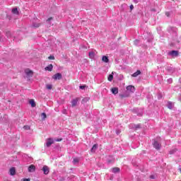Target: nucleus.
Instances as JSON below:
<instances>
[{
  "mask_svg": "<svg viewBox=\"0 0 181 181\" xmlns=\"http://www.w3.org/2000/svg\"><path fill=\"white\" fill-rule=\"evenodd\" d=\"M49 60H54V56L53 55H50L49 57H48Z\"/></svg>",
  "mask_w": 181,
  "mask_h": 181,
  "instance_id": "obj_34",
  "label": "nucleus"
},
{
  "mask_svg": "<svg viewBox=\"0 0 181 181\" xmlns=\"http://www.w3.org/2000/svg\"><path fill=\"white\" fill-rule=\"evenodd\" d=\"M79 88H80L81 90H85V88H86V85L80 86H79Z\"/></svg>",
  "mask_w": 181,
  "mask_h": 181,
  "instance_id": "obj_36",
  "label": "nucleus"
},
{
  "mask_svg": "<svg viewBox=\"0 0 181 181\" xmlns=\"http://www.w3.org/2000/svg\"><path fill=\"white\" fill-rule=\"evenodd\" d=\"M52 78L54 80H62L63 78V75L61 73H57L53 76Z\"/></svg>",
  "mask_w": 181,
  "mask_h": 181,
  "instance_id": "obj_5",
  "label": "nucleus"
},
{
  "mask_svg": "<svg viewBox=\"0 0 181 181\" xmlns=\"http://www.w3.org/2000/svg\"><path fill=\"white\" fill-rule=\"evenodd\" d=\"M62 112L63 114H66V110H64Z\"/></svg>",
  "mask_w": 181,
  "mask_h": 181,
  "instance_id": "obj_48",
  "label": "nucleus"
},
{
  "mask_svg": "<svg viewBox=\"0 0 181 181\" xmlns=\"http://www.w3.org/2000/svg\"><path fill=\"white\" fill-rule=\"evenodd\" d=\"M110 91L112 94H114L115 95H117L118 94V88L114 87L110 89Z\"/></svg>",
  "mask_w": 181,
  "mask_h": 181,
  "instance_id": "obj_9",
  "label": "nucleus"
},
{
  "mask_svg": "<svg viewBox=\"0 0 181 181\" xmlns=\"http://www.w3.org/2000/svg\"><path fill=\"white\" fill-rule=\"evenodd\" d=\"M52 144H54V140L52 138H49L46 141L45 146H47V148H49L52 145Z\"/></svg>",
  "mask_w": 181,
  "mask_h": 181,
  "instance_id": "obj_2",
  "label": "nucleus"
},
{
  "mask_svg": "<svg viewBox=\"0 0 181 181\" xmlns=\"http://www.w3.org/2000/svg\"><path fill=\"white\" fill-rule=\"evenodd\" d=\"M79 160H80L78 158H74L73 162H74V165H76V163H78Z\"/></svg>",
  "mask_w": 181,
  "mask_h": 181,
  "instance_id": "obj_31",
  "label": "nucleus"
},
{
  "mask_svg": "<svg viewBox=\"0 0 181 181\" xmlns=\"http://www.w3.org/2000/svg\"><path fill=\"white\" fill-rule=\"evenodd\" d=\"M173 107H174L173 103H172L170 101H168V103H167V107L169 110H173Z\"/></svg>",
  "mask_w": 181,
  "mask_h": 181,
  "instance_id": "obj_11",
  "label": "nucleus"
},
{
  "mask_svg": "<svg viewBox=\"0 0 181 181\" xmlns=\"http://www.w3.org/2000/svg\"><path fill=\"white\" fill-rule=\"evenodd\" d=\"M29 103L33 108L36 107V102H35V100L31 99L30 100Z\"/></svg>",
  "mask_w": 181,
  "mask_h": 181,
  "instance_id": "obj_20",
  "label": "nucleus"
},
{
  "mask_svg": "<svg viewBox=\"0 0 181 181\" xmlns=\"http://www.w3.org/2000/svg\"><path fill=\"white\" fill-rule=\"evenodd\" d=\"M83 101H88V98H84Z\"/></svg>",
  "mask_w": 181,
  "mask_h": 181,
  "instance_id": "obj_44",
  "label": "nucleus"
},
{
  "mask_svg": "<svg viewBox=\"0 0 181 181\" xmlns=\"http://www.w3.org/2000/svg\"><path fill=\"white\" fill-rule=\"evenodd\" d=\"M141 71H139V70H137L136 72H134L132 75V77H138V76H139V74H141Z\"/></svg>",
  "mask_w": 181,
  "mask_h": 181,
  "instance_id": "obj_21",
  "label": "nucleus"
},
{
  "mask_svg": "<svg viewBox=\"0 0 181 181\" xmlns=\"http://www.w3.org/2000/svg\"><path fill=\"white\" fill-rule=\"evenodd\" d=\"M6 37H8V39L12 37V33H11V31H6Z\"/></svg>",
  "mask_w": 181,
  "mask_h": 181,
  "instance_id": "obj_25",
  "label": "nucleus"
},
{
  "mask_svg": "<svg viewBox=\"0 0 181 181\" xmlns=\"http://www.w3.org/2000/svg\"><path fill=\"white\" fill-rule=\"evenodd\" d=\"M165 15L168 18H169V16H170V12L168 11L165 13Z\"/></svg>",
  "mask_w": 181,
  "mask_h": 181,
  "instance_id": "obj_39",
  "label": "nucleus"
},
{
  "mask_svg": "<svg viewBox=\"0 0 181 181\" xmlns=\"http://www.w3.org/2000/svg\"><path fill=\"white\" fill-rule=\"evenodd\" d=\"M41 117H42V121H45V119H46L47 115H46V113L42 112V113L41 114Z\"/></svg>",
  "mask_w": 181,
  "mask_h": 181,
  "instance_id": "obj_26",
  "label": "nucleus"
},
{
  "mask_svg": "<svg viewBox=\"0 0 181 181\" xmlns=\"http://www.w3.org/2000/svg\"><path fill=\"white\" fill-rule=\"evenodd\" d=\"M148 42H151V40H148Z\"/></svg>",
  "mask_w": 181,
  "mask_h": 181,
  "instance_id": "obj_49",
  "label": "nucleus"
},
{
  "mask_svg": "<svg viewBox=\"0 0 181 181\" xmlns=\"http://www.w3.org/2000/svg\"><path fill=\"white\" fill-rule=\"evenodd\" d=\"M132 128H133V129H140V128H142V126L141 125V124H132Z\"/></svg>",
  "mask_w": 181,
  "mask_h": 181,
  "instance_id": "obj_12",
  "label": "nucleus"
},
{
  "mask_svg": "<svg viewBox=\"0 0 181 181\" xmlns=\"http://www.w3.org/2000/svg\"><path fill=\"white\" fill-rule=\"evenodd\" d=\"M35 169H36V167H35V165H31L28 167V172L33 173L35 172Z\"/></svg>",
  "mask_w": 181,
  "mask_h": 181,
  "instance_id": "obj_14",
  "label": "nucleus"
},
{
  "mask_svg": "<svg viewBox=\"0 0 181 181\" xmlns=\"http://www.w3.org/2000/svg\"><path fill=\"white\" fill-rule=\"evenodd\" d=\"M173 81V80L172 79V78H170L168 79V83H169V84H172Z\"/></svg>",
  "mask_w": 181,
  "mask_h": 181,
  "instance_id": "obj_35",
  "label": "nucleus"
},
{
  "mask_svg": "<svg viewBox=\"0 0 181 181\" xmlns=\"http://www.w3.org/2000/svg\"><path fill=\"white\" fill-rule=\"evenodd\" d=\"M9 173L11 176H15V175H16V170H15V168H11L9 170Z\"/></svg>",
  "mask_w": 181,
  "mask_h": 181,
  "instance_id": "obj_10",
  "label": "nucleus"
},
{
  "mask_svg": "<svg viewBox=\"0 0 181 181\" xmlns=\"http://www.w3.org/2000/svg\"><path fill=\"white\" fill-rule=\"evenodd\" d=\"M151 179H155V177H153V175H151Z\"/></svg>",
  "mask_w": 181,
  "mask_h": 181,
  "instance_id": "obj_47",
  "label": "nucleus"
},
{
  "mask_svg": "<svg viewBox=\"0 0 181 181\" xmlns=\"http://www.w3.org/2000/svg\"><path fill=\"white\" fill-rule=\"evenodd\" d=\"M22 181H30V178H24Z\"/></svg>",
  "mask_w": 181,
  "mask_h": 181,
  "instance_id": "obj_40",
  "label": "nucleus"
},
{
  "mask_svg": "<svg viewBox=\"0 0 181 181\" xmlns=\"http://www.w3.org/2000/svg\"><path fill=\"white\" fill-rule=\"evenodd\" d=\"M42 170L44 172V175H49V168L47 166L45 165L42 168Z\"/></svg>",
  "mask_w": 181,
  "mask_h": 181,
  "instance_id": "obj_15",
  "label": "nucleus"
},
{
  "mask_svg": "<svg viewBox=\"0 0 181 181\" xmlns=\"http://www.w3.org/2000/svg\"><path fill=\"white\" fill-rule=\"evenodd\" d=\"M129 8H130V11H132L134 9V5L132 4L130 5Z\"/></svg>",
  "mask_w": 181,
  "mask_h": 181,
  "instance_id": "obj_42",
  "label": "nucleus"
},
{
  "mask_svg": "<svg viewBox=\"0 0 181 181\" xmlns=\"http://www.w3.org/2000/svg\"><path fill=\"white\" fill-rule=\"evenodd\" d=\"M52 21H53V17H49L47 21V23H49L50 24V22H52Z\"/></svg>",
  "mask_w": 181,
  "mask_h": 181,
  "instance_id": "obj_30",
  "label": "nucleus"
},
{
  "mask_svg": "<svg viewBox=\"0 0 181 181\" xmlns=\"http://www.w3.org/2000/svg\"><path fill=\"white\" fill-rule=\"evenodd\" d=\"M127 91H130V93H134L135 92V87L134 86H129L127 87Z\"/></svg>",
  "mask_w": 181,
  "mask_h": 181,
  "instance_id": "obj_8",
  "label": "nucleus"
},
{
  "mask_svg": "<svg viewBox=\"0 0 181 181\" xmlns=\"http://www.w3.org/2000/svg\"><path fill=\"white\" fill-rule=\"evenodd\" d=\"M54 141H56V142H60V141H62V138L55 139Z\"/></svg>",
  "mask_w": 181,
  "mask_h": 181,
  "instance_id": "obj_38",
  "label": "nucleus"
},
{
  "mask_svg": "<svg viewBox=\"0 0 181 181\" xmlns=\"http://www.w3.org/2000/svg\"><path fill=\"white\" fill-rule=\"evenodd\" d=\"M9 19H11V17H9Z\"/></svg>",
  "mask_w": 181,
  "mask_h": 181,
  "instance_id": "obj_52",
  "label": "nucleus"
},
{
  "mask_svg": "<svg viewBox=\"0 0 181 181\" xmlns=\"http://www.w3.org/2000/svg\"><path fill=\"white\" fill-rule=\"evenodd\" d=\"M114 72H112L111 74H110L107 77V80L108 81H112L113 78H114Z\"/></svg>",
  "mask_w": 181,
  "mask_h": 181,
  "instance_id": "obj_23",
  "label": "nucleus"
},
{
  "mask_svg": "<svg viewBox=\"0 0 181 181\" xmlns=\"http://www.w3.org/2000/svg\"><path fill=\"white\" fill-rule=\"evenodd\" d=\"M177 43H179V40H177Z\"/></svg>",
  "mask_w": 181,
  "mask_h": 181,
  "instance_id": "obj_50",
  "label": "nucleus"
},
{
  "mask_svg": "<svg viewBox=\"0 0 181 181\" xmlns=\"http://www.w3.org/2000/svg\"><path fill=\"white\" fill-rule=\"evenodd\" d=\"M47 71H52L53 70V64H49L45 68Z\"/></svg>",
  "mask_w": 181,
  "mask_h": 181,
  "instance_id": "obj_16",
  "label": "nucleus"
},
{
  "mask_svg": "<svg viewBox=\"0 0 181 181\" xmlns=\"http://www.w3.org/2000/svg\"><path fill=\"white\" fill-rule=\"evenodd\" d=\"M153 146L157 151H159V149H160V148H162V145H160V143H159V140H154V141L153 143Z\"/></svg>",
  "mask_w": 181,
  "mask_h": 181,
  "instance_id": "obj_1",
  "label": "nucleus"
},
{
  "mask_svg": "<svg viewBox=\"0 0 181 181\" xmlns=\"http://www.w3.org/2000/svg\"><path fill=\"white\" fill-rule=\"evenodd\" d=\"M134 45H135L136 46H138V45H139V40H135L134 41Z\"/></svg>",
  "mask_w": 181,
  "mask_h": 181,
  "instance_id": "obj_33",
  "label": "nucleus"
},
{
  "mask_svg": "<svg viewBox=\"0 0 181 181\" xmlns=\"http://www.w3.org/2000/svg\"><path fill=\"white\" fill-rule=\"evenodd\" d=\"M102 61H103L104 63H109L110 59H108V57H107V56H105V55H103V57H102Z\"/></svg>",
  "mask_w": 181,
  "mask_h": 181,
  "instance_id": "obj_19",
  "label": "nucleus"
},
{
  "mask_svg": "<svg viewBox=\"0 0 181 181\" xmlns=\"http://www.w3.org/2000/svg\"><path fill=\"white\" fill-rule=\"evenodd\" d=\"M168 54L172 57H177V56H179V51L172 50L168 52Z\"/></svg>",
  "mask_w": 181,
  "mask_h": 181,
  "instance_id": "obj_3",
  "label": "nucleus"
},
{
  "mask_svg": "<svg viewBox=\"0 0 181 181\" xmlns=\"http://www.w3.org/2000/svg\"><path fill=\"white\" fill-rule=\"evenodd\" d=\"M33 28H39V26H40V23H34L33 24Z\"/></svg>",
  "mask_w": 181,
  "mask_h": 181,
  "instance_id": "obj_29",
  "label": "nucleus"
},
{
  "mask_svg": "<svg viewBox=\"0 0 181 181\" xmlns=\"http://www.w3.org/2000/svg\"><path fill=\"white\" fill-rule=\"evenodd\" d=\"M77 103H78V99H73L71 100V107H76V105H77Z\"/></svg>",
  "mask_w": 181,
  "mask_h": 181,
  "instance_id": "obj_18",
  "label": "nucleus"
},
{
  "mask_svg": "<svg viewBox=\"0 0 181 181\" xmlns=\"http://www.w3.org/2000/svg\"><path fill=\"white\" fill-rule=\"evenodd\" d=\"M12 13L14 15H18L19 13V11H18V8H13L12 9Z\"/></svg>",
  "mask_w": 181,
  "mask_h": 181,
  "instance_id": "obj_24",
  "label": "nucleus"
},
{
  "mask_svg": "<svg viewBox=\"0 0 181 181\" xmlns=\"http://www.w3.org/2000/svg\"><path fill=\"white\" fill-rule=\"evenodd\" d=\"M165 70L169 73V74H172L175 73V68L172 66H166Z\"/></svg>",
  "mask_w": 181,
  "mask_h": 181,
  "instance_id": "obj_6",
  "label": "nucleus"
},
{
  "mask_svg": "<svg viewBox=\"0 0 181 181\" xmlns=\"http://www.w3.org/2000/svg\"><path fill=\"white\" fill-rule=\"evenodd\" d=\"M170 46H175V43L172 42V43L170 44Z\"/></svg>",
  "mask_w": 181,
  "mask_h": 181,
  "instance_id": "obj_46",
  "label": "nucleus"
},
{
  "mask_svg": "<svg viewBox=\"0 0 181 181\" xmlns=\"http://www.w3.org/2000/svg\"><path fill=\"white\" fill-rule=\"evenodd\" d=\"M121 134V130L117 129L116 130V135H119Z\"/></svg>",
  "mask_w": 181,
  "mask_h": 181,
  "instance_id": "obj_37",
  "label": "nucleus"
},
{
  "mask_svg": "<svg viewBox=\"0 0 181 181\" xmlns=\"http://www.w3.org/2000/svg\"><path fill=\"white\" fill-rule=\"evenodd\" d=\"M158 100H160V98H162V94H158Z\"/></svg>",
  "mask_w": 181,
  "mask_h": 181,
  "instance_id": "obj_41",
  "label": "nucleus"
},
{
  "mask_svg": "<svg viewBox=\"0 0 181 181\" xmlns=\"http://www.w3.org/2000/svg\"><path fill=\"white\" fill-rule=\"evenodd\" d=\"M120 98H127L129 97V93L128 92H126L125 93L123 94H119Z\"/></svg>",
  "mask_w": 181,
  "mask_h": 181,
  "instance_id": "obj_17",
  "label": "nucleus"
},
{
  "mask_svg": "<svg viewBox=\"0 0 181 181\" xmlns=\"http://www.w3.org/2000/svg\"><path fill=\"white\" fill-rule=\"evenodd\" d=\"M133 2H134V4H138V0H133Z\"/></svg>",
  "mask_w": 181,
  "mask_h": 181,
  "instance_id": "obj_43",
  "label": "nucleus"
},
{
  "mask_svg": "<svg viewBox=\"0 0 181 181\" xmlns=\"http://www.w3.org/2000/svg\"><path fill=\"white\" fill-rule=\"evenodd\" d=\"M132 112L134 114H137L138 117H142V113L139 112V109L138 108H134L132 110Z\"/></svg>",
  "mask_w": 181,
  "mask_h": 181,
  "instance_id": "obj_7",
  "label": "nucleus"
},
{
  "mask_svg": "<svg viewBox=\"0 0 181 181\" xmlns=\"http://www.w3.org/2000/svg\"><path fill=\"white\" fill-rule=\"evenodd\" d=\"M98 148V144H95L93 146L92 148L90 149V152L92 153H94V152H95V151H97Z\"/></svg>",
  "mask_w": 181,
  "mask_h": 181,
  "instance_id": "obj_13",
  "label": "nucleus"
},
{
  "mask_svg": "<svg viewBox=\"0 0 181 181\" xmlns=\"http://www.w3.org/2000/svg\"><path fill=\"white\" fill-rule=\"evenodd\" d=\"M112 172L113 173H118V172H119V168H112Z\"/></svg>",
  "mask_w": 181,
  "mask_h": 181,
  "instance_id": "obj_27",
  "label": "nucleus"
},
{
  "mask_svg": "<svg viewBox=\"0 0 181 181\" xmlns=\"http://www.w3.org/2000/svg\"><path fill=\"white\" fill-rule=\"evenodd\" d=\"M46 87H47V90H52V88H53V86L49 85V84L47 85Z\"/></svg>",
  "mask_w": 181,
  "mask_h": 181,
  "instance_id": "obj_32",
  "label": "nucleus"
},
{
  "mask_svg": "<svg viewBox=\"0 0 181 181\" xmlns=\"http://www.w3.org/2000/svg\"><path fill=\"white\" fill-rule=\"evenodd\" d=\"M152 11H155V9H152Z\"/></svg>",
  "mask_w": 181,
  "mask_h": 181,
  "instance_id": "obj_51",
  "label": "nucleus"
},
{
  "mask_svg": "<svg viewBox=\"0 0 181 181\" xmlns=\"http://www.w3.org/2000/svg\"><path fill=\"white\" fill-rule=\"evenodd\" d=\"M171 29H172V30H176V28H171Z\"/></svg>",
  "mask_w": 181,
  "mask_h": 181,
  "instance_id": "obj_45",
  "label": "nucleus"
},
{
  "mask_svg": "<svg viewBox=\"0 0 181 181\" xmlns=\"http://www.w3.org/2000/svg\"><path fill=\"white\" fill-rule=\"evenodd\" d=\"M88 56L90 59H94V57H95V53H94V52L93 51L89 52Z\"/></svg>",
  "mask_w": 181,
  "mask_h": 181,
  "instance_id": "obj_22",
  "label": "nucleus"
},
{
  "mask_svg": "<svg viewBox=\"0 0 181 181\" xmlns=\"http://www.w3.org/2000/svg\"><path fill=\"white\" fill-rule=\"evenodd\" d=\"M23 129H25V131H29L30 129V126L29 125H25L23 127Z\"/></svg>",
  "mask_w": 181,
  "mask_h": 181,
  "instance_id": "obj_28",
  "label": "nucleus"
},
{
  "mask_svg": "<svg viewBox=\"0 0 181 181\" xmlns=\"http://www.w3.org/2000/svg\"><path fill=\"white\" fill-rule=\"evenodd\" d=\"M25 73L26 76L28 77V78H30V77H33V71L29 69H26L25 70Z\"/></svg>",
  "mask_w": 181,
  "mask_h": 181,
  "instance_id": "obj_4",
  "label": "nucleus"
}]
</instances>
